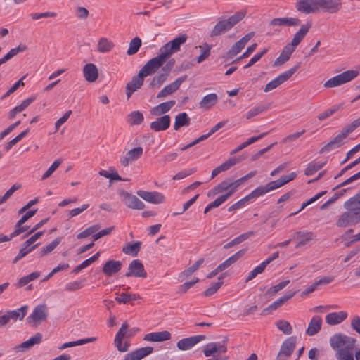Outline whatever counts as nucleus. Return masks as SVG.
I'll use <instances>...</instances> for the list:
<instances>
[{"label":"nucleus","instance_id":"f257e3e1","mask_svg":"<svg viewBox=\"0 0 360 360\" xmlns=\"http://www.w3.org/2000/svg\"><path fill=\"white\" fill-rule=\"evenodd\" d=\"M331 348L335 351L337 360H354V349L356 339L342 333H335L329 340Z\"/></svg>","mask_w":360,"mask_h":360},{"label":"nucleus","instance_id":"f03ea898","mask_svg":"<svg viewBox=\"0 0 360 360\" xmlns=\"http://www.w3.org/2000/svg\"><path fill=\"white\" fill-rule=\"evenodd\" d=\"M345 212H342L336 220V226L346 228L360 223V190L353 197L344 202Z\"/></svg>","mask_w":360,"mask_h":360},{"label":"nucleus","instance_id":"7ed1b4c3","mask_svg":"<svg viewBox=\"0 0 360 360\" xmlns=\"http://www.w3.org/2000/svg\"><path fill=\"white\" fill-rule=\"evenodd\" d=\"M245 13V11H240L226 20L218 21L212 30L210 36L211 37H214L226 33L231 30L234 25L244 18Z\"/></svg>","mask_w":360,"mask_h":360},{"label":"nucleus","instance_id":"20e7f679","mask_svg":"<svg viewBox=\"0 0 360 360\" xmlns=\"http://www.w3.org/2000/svg\"><path fill=\"white\" fill-rule=\"evenodd\" d=\"M360 74V71L354 70H349L339 74L328 80H327L324 84L323 86L326 89L334 88L337 86H340L342 84H345L355 77H356Z\"/></svg>","mask_w":360,"mask_h":360},{"label":"nucleus","instance_id":"39448f33","mask_svg":"<svg viewBox=\"0 0 360 360\" xmlns=\"http://www.w3.org/2000/svg\"><path fill=\"white\" fill-rule=\"evenodd\" d=\"M188 36L186 34H181L162 46L160 52L168 60L174 53L180 50L181 46L186 42Z\"/></svg>","mask_w":360,"mask_h":360},{"label":"nucleus","instance_id":"423d86ee","mask_svg":"<svg viewBox=\"0 0 360 360\" xmlns=\"http://www.w3.org/2000/svg\"><path fill=\"white\" fill-rule=\"evenodd\" d=\"M300 68V63H298L297 65H294L292 68L289 69L288 70L285 71L284 72L280 74L278 77L274 78L273 80L269 82L264 87V92H269L282 84L288 80L292 75Z\"/></svg>","mask_w":360,"mask_h":360},{"label":"nucleus","instance_id":"0eeeda50","mask_svg":"<svg viewBox=\"0 0 360 360\" xmlns=\"http://www.w3.org/2000/svg\"><path fill=\"white\" fill-rule=\"evenodd\" d=\"M167 60L164 55L160 52V54L149 60L139 70V72L144 77L149 76L158 71Z\"/></svg>","mask_w":360,"mask_h":360},{"label":"nucleus","instance_id":"6e6552de","mask_svg":"<svg viewBox=\"0 0 360 360\" xmlns=\"http://www.w3.org/2000/svg\"><path fill=\"white\" fill-rule=\"evenodd\" d=\"M128 328V323L127 322L123 323L121 328L115 335L114 345L117 350L120 352H126L129 349L130 347L129 340L125 339V337L127 335Z\"/></svg>","mask_w":360,"mask_h":360},{"label":"nucleus","instance_id":"1a4fd4ad","mask_svg":"<svg viewBox=\"0 0 360 360\" xmlns=\"http://www.w3.org/2000/svg\"><path fill=\"white\" fill-rule=\"evenodd\" d=\"M254 36L255 32H251L242 37L239 41H236L224 54L223 56L224 59L226 61L232 59L233 57L238 55L245 48V45L251 40Z\"/></svg>","mask_w":360,"mask_h":360},{"label":"nucleus","instance_id":"9d476101","mask_svg":"<svg viewBox=\"0 0 360 360\" xmlns=\"http://www.w3.org/2000/svg\"><path fill=\"white\" fill-rule=\"evenodd\" d=\"M48 316V307L42 304L37 306L32 313L27 318V321L32 326H38L45 321Z\"/></svg>","mask_w":360,"mask_h":360},{"label":"nucleus","instance_id":"9b49d317","mask_svg":"<svg viewBox=\"0 0 360 360\" xmlns=\"http://www.w3.org/2000/svg\"><path fill=\"white\" fill-rule=\"evenodd\" d=\"M296 345V338L291 336L282 344L276 360H287L292 354Z\"/></svg>","mask_w":360,"mask_h":360},{"label":"nucleus","instance_id":"f8f14e48","mask_svg":"<svg viewBox=\"0 0 360 360\" xmlns=\"http://www.w3.org/2000/svg\"><path fill=\"white\" fill-rule=\"evenodd\" d=\"M143 149L142 147L134 148L120 158V162L122 167H127L138 160L143 155Z\"/></svg>","mask_w":360,"mask_h":360},{"label":"nucleus","instance_id":"ddd939ff","mask_svg":"<svg viewBox=\"0 0 360 360\" xmlns=\"http://www.w3.org/2000/svg\"><path fill=\"white\" fill-rule=\"evenodd\" d=\"M120 195L124 204L130 209L143 210L145 207V204L141 200L127 191H121Z\"/></svg>","mask_w":360,"mask_h":360},{"label":"nucleus","instance_id":"4468645a","mask_svg":"<svg viewBox=\"0 0 360 360\" xmlns=\"http://www.w3.org/2000/svg\"><path fill=\"white\" fill-rule=\"evenodd\" d=\"M295 6L302 13H316L318 12V0H297Z\"/></svg>","mask_w":360,"mask_h":360},{"label":"nucleus","instance_id":"2eb2a0df","mask_svg":"<svg viewBox=\"0 0 360 360\" xmlns=\"http://www.w3.org/2000/svg\"><path fill=\"white\" fill-rule=\"evenodd\" d=\"M300 24V20L299 18L283 17L273 18L269 21V26L276 28L275 30L278 31V30L276 27H297Z\"/></svg>","mask_w":360,"mask_h":360},{"label":"nucleus","instance_id":"dca6fc26","mask_svg":"<svg viewBox=\"0 0 360 360\" xmlns=\"http://www.w3.org/2000/svg\"><path fill=\"white\" fill-rule=\"evenodd\" d=\"M125 276L146 278L147 273L143 263L139 259H134L129 264L128 271L125 274Z\"/></svg>","mask_w":360,"mask_h":360},{"label":"nucleus","instance_id":"f3484780","mask_svg":"<svg viewBox=\"0 0 360 360\" xmlns=\"http://www.w3.org/2000/svg\"><path fill=\"white\" fill-rule=\"evenodd\" d=\"M187 79V75H184L177 78L175 81L165 86L157 95L158 98H165L177 91L183 82Z\"/></svg>","mask_w":360,"mask_h":360},{"label":"nucleus","instance_id":"a211bd4d","mask_svg":"<svg viewBox=\"0 0 360 360\" xmlns=\"http://www.w3.org/2000/svg\"><path fill=\"white\" fill-rule=\"evenodd\" d=\"M342 7L340 0H318V12L322 10L330 13H336Z\"/></svg>","mask_w":360,"mask_h":360},{"label":"nucleus","instance_id":"6ab92c4d","mask_svg":"<svg viewBox=\"0 0 360 360\" xmlns=\"http://www.w3.org/2000/svg\"><path fill=\"white\" fill-rule=\"evenodd\" d=\"M226 346L220 342H210L202 348V352L206 357L216 356L215 354H218L219 356V354L226 353Z\"/></svg>","mask_w":360,"mask_h":360},{"label":"nucleus","instance_id":"aec40b11","mask_svg":"<svg viewBox=\"0 0 360 360\" xmlns=\"http://www.w3.org/2000/svg\"><path fill=\"white\" fill-rule=\"evenodd\" d=\"M206 339L205 335H198L189 338H186L180 340L176 346L180 350H188L194 347L198 342L203 341Z\"/></svg>","mask_w":360,"mask_h":360},{"label":"nucleus","instance_id":"412c9836","mask_svg":"<svg viewBox=\"0 0 360 360\" xmlns=\"http://www.w3.org/2000/svg\"><path fill=\"white\" fill-rule=\"evenodd\" d=\"M137 195L146 200V202L153 203V204H160L164 202L165 197L164 195L156 191L149 192L143 190H139L137 191Z\"/></svg>","mask_w":360,"mask_h":360},{"label":"nucleus","instance_id":"4be33fe9","mask_svg":"<svg viewBox=\"0 0 360 360\" xmlns=\"http://www.w3.org/2000/svg\"><path fill=\"white\" fill-rule=\"evenodd\" d=\"M311 27V24L310 22H307L304 25H302L300 27V30L294 34L291 42L288 45L292 48L294 50H295L296 47L304 39Z\"/></svg>","mask_w":360,"mask_h":360},{"label":"nucleus","instance_id":"5701e85b","mask_svg":"<svg viewBox=\"0 0 360 360\" xmlns=\"http://www.w3.org/2000/svg\"><path fill=\"white\" fill-rule=\"evenodd\" d=\"M348 135L345 133L344 130L342 131L340 134L337 135L333 140L328 142L325 146H323L320 152L327 153L330 150L338 148L344 144V140L347 138Z\"/></svg>","mask_w":360,"mask_h":360},{"label":"nucleus","instance_id":"b1692460","mask_svg":"<svg viewBox=\"0 0 360 360\" xmlns=\"http://www.w3.org/2000/svg\"><path fill=\"white\" fill-rule=\"evenodd\" d=\"M144 77L139 72L138 75L134 77L126 86V94L129 99L131 94L141 88L143 84Z\"/></svg>","mask_w":360,"mask_h":360},{"label":"nucleus","instance_id":"393cba45","mask_svg":"<svg viewBox=\"0 0 360 360\" xmlns=\"http://www.w3.org/2000/svg\"><path fill=\"white\" fill-rule=\"evenodd\" d=\"M171 119L169 115H165L150 124V129L154 131H165L170 126Z\"/></svg>","mask_w":360,"mask_h":360},{"label":"nucleus","instance_id":"a878e982","mask_svg":"<svg viewBox=\"0 0 360 360\" xmlns=\"http://www.w3.org/2000/svg\"><path fill=\"white\" fill-rule=\"evenodd\" d=\"M296 292H292L290 293H288L287 295H285L284 296L278 298L275 302H274L272 304H271L269 307L264 309L262 311V315H267L272 312L273 311L277 309L280 307H281L283 304H284L285 302H287L290 299H291L295 295Z\"/></svg>","mask_w":360,"mask_h":360},{"label":"nucleus","instance_id":"bb28decb","mask_svg":"<svg viewBox=\"0 0 360 360\" xmlns=\"http://www.w3.org/2000/svg\"><path fill=\"white\" fill-rule=\"evenodd\" d=\"M42 341V335L40 333H36L29 340L23 342L15 347L16 351L25 352Z\"/></svg>","mask_w":360,"mask_h":360},{"label":"nucleus","instance_id":"cd10ccee","mask_svg":"<svg viewBox=\"0 0 360 360\" xmlns=\"http://www.w3.org/2000/svg\"><path fill=\"white\" fill-rule=\"evenodd\" d=\"M83 76L89 82H94L98 77V70L94 63H87L83 67Z\"/></svg>","mask_w":360,"mask_h":360},{"label":"nucleus","instance_id":"c85d7f7f","mask_svg":"<svg viewBox=\"0 0 360 360\" xmlns=\"http://www.w3.org/2000/svg\"><path fill=\"white\" fill-rule=\"evenodd\" d=\"M122 266V262L110 259L105 262L103 266L102 271L105 276H111L119 272L121 270Z\"/></svg>","mask_w":360,"mask_h":360},{"label":"nucleus","instance_id":"c756f323","mask_svg":"<svg viewBox=\"0 0 360 360\" xmlns=\"http://www.w3.org/2000/svg\"><path fill=\"white\" fill-rule=\"evenodd\" d=\"M153 351L152 347L139 348L125 355L124 360H141L150 354Z\"/></svg>","mask_w":360,"mask_h":360},{"label":"nucleus","instance_id":"7c9ffc66","mask_svg":"<svg viewBox=\"0 0 360 360\" xmlns=\"http://www.w3.org/2000/svg\"><path fill=\"white\" fill-rule=\"evenodd\" d=\"M323 320L319 316H314L310 320L308 327L306 330V334L309 336H314L321 329Z\"/></svg>","mask_w":360,"mask_h":360},{"label":"nucleus","instance_id":"2f4dec72","mask_svg":"<svg viewBox=\"0 0 360 360\" xmlns=\"http://www.w3.org/2000/svg\"><path fill=\"white\" fill-rule=\"evenodd\" d=\"M170 338V333L167 330H163L148 333L145 335L143 340L148 342H162L169 340Z\"/></svg>","mask_w":360,"mask_h":360},{"label":"nucleus","instance_id":"473e14b6","mask_svg":"<svg viewBox=\"0 0 360 360\" xmlns=\"http://www.w3.org/2000/svg\"><path fill=\"white\" fill-rule=\"evenodd\" d=\"M347 317V313L344 311L331 312L326 315V322L330 326L338 325L342 323Z\"/></svg>","mask_w":360,"mask_h":360},{"label":"nucleus","instance_id":"72a5a7b5","mask_svg":"<svg viewBox=\"0 0 360 360\" xmlns=\"http://www.w3.org/2000/svg\"><path fill=\"white\" fill-rule=\"evenodd\" d=\"M271 191H274V188L272 187L271 182H269L265 186H258L257 188L253 190L250 194H248L245 197L248 201H250V200L260 197Z\"/></svg>","mask_w":360,"mask_h":360},{"label":"nucleus","instance_id":"f704fd0d","mask_svg":"<svg viewBox=\"0 0 360 360\" xmlns=\"http://www.w3.org/2000/svg\"><path fill=\"white\" fill-rule=\"evenodd\" d=\"M247 252L246 248H243L230 257H229L227 259H226L223 263L219 265V267L222 271L226 269L233 264H235L240 258H241Z\"/></svg>","mask_w":360,"mask_h":360},{"label":"nucleus","instance_id":"c9c22d12","mask_svg":"<svg viewBox=\"0 0 360 360\" xmlns=\"http://www.w3.org/2000/svg\"><path fill=\"white\" fill-rule=\"evenodd\" d=\"M314 238V234L309 231H297L292 236L293 239H299L300 241L296 244L295 248H300L306 245Z\"/></svg>","mask_w":360,"mask_h":360},{"label":"nucleus","instance_id":"e433bc0d","mask_svg":"<svg viewBox=\"0 0 360 360\" xmlns=\"http://www.w3.org/2000/svg\"><path fill=\"white\" fill-rule=\"evenodd\" d=\"M175 104H176V101L174 100L162 103L159 104L158 105L154 107L151 110V113L156 116L162 115L169 112Z\"/></svg>","mask_w":360,"mask_h":360},{"label":"nucleus","instance_id":"4c0bfd02","mask_svg":"<svg viewBox=\"0 0 360 360\" xmlns=\"http://www.w3.org/2000/svg\"><path fill=\"white\" fill-rule=\"evenodd\" d=\"M218 101V96L214 94H210L202 98L201 101L199 103L200 108L208 110L214 106Z\"/></svg>","mask_w":360,"mask_h":360},{"label":"nucleus","instance_id":"58836bf2","mask_svg":"<svg viewBox=\"0 0 360 360\" xmlns=\"http://www.w3.org/2000/svg\"><path fill=\"white\" fill-rule=\"evenodd\" d=\"M294 49L288 44L283 48L281 55L274 62V66H279L284 64L288 61L292 53L294 52Z\"/></svg>","mask_w":360,"mask_h":360},{"label":"nucleus","instance_id":"ea45409f","mask_svg":"<svg viewBox=\"0 0 360 360\" xmlns=\"http://www.w3.org/2000/svg\"><path fill=\"white\" fill-rule=\"evenodd\" d=\"M35 100L34 96H31L24 100L20 105L13 108L8 114V118L13 119L17 113L21 112Z\"/></svg>","mask_w":360,"mask_h":360},{"label":"nucleus","instance_id":"a19ab883","mask_svg":"<svg viewBox=\"0 0 360 360\" xmlns=\"http://www.w3.org/2000/svg\"><path fill=\"white\" fill-rule=\"evenodd\" d=\"M115 47V44L106 37L101 38L97 44V50L100 53H108Z\"/></svg>","mask_w":360,"mask_h":360},{"label":"nucleus","instance_id":"79ce46f5","mask_svg":"<svg viewBox=\"0 0 360 360\" xmlns=\"http://www.w3.org/2000/svg\"><path fill=\"white\" fill-rule=\"evenodd\" d=\"M229 190H230L229 181L224 180L209 191L207 193V197L212 198L219 193Z\"/></svg>","mask_w":360,"mask_h":360},{"label":"nucleus","instance_id":"37998d69","mask_svg":"<svg viewBox=\"0 0 360 360\" xmlns=\"http://www.w3.org/2000/svg\"><path fill=\"white\" fill-rule=\"evenodd\" d=\"M190 122L191 119L186 112L179 113L175 117L174 129L178 130L181 127L188 126Z\"/></svg>","mask_w":360,"mask_h":360},{"label":"nucleus","instance_id":"c03bdc74","mask_svg":"<svg viewBox=\"0 0 360 360\" xmlns=\"http://www.w3.org/2000/svg\"><path fill=\"white\" fill-rule=\"evenodd\" d=\"M296 176V173L292 172L288 175L282 176L280 179L276 181H271V184L274 190H275L292 181Z\"/></svg>","mask_w":360,"mask_h":360},{"label":"nucleus","instance_id":"a18cd8bd","mask_svg":"<svg viewBox=\"0 0 360 360\" xmlns=\"http://www.w3.org/2000/svg\"><path fill=\"white\" fill-rule=\"evenodd\" d=\"M141 245V243L140 241H136L134 243H127L122 247V252L127 255L136 257L140 251Z\"/></svg>","mask_w":360,"mask_h":360},{"label":"nucleus","instance_id":"49530a36","mask_svg":"<svg viewBox=\"0 0 360 360\" xmlns=\"http://www.w3.org/2000/svg\"><path fill=\"white\" fill-rule=\"evenodd\" d=\"M204 263V259L200 258L196 262L191 266L190 267L185 269L184 271H182L179 276V277L184 280L185 278L191 276L193 273H195L199 268Z\"/></svg>","mask_w":360,"mask_h":360},{"label":"nucleus","instance_id":"de8ad7c7","mask_svg":"<svg viewBox=\"0 0 360 360\" xmlns=\"http://www.w3.org/2000/svg\"><path fill=\"white\" fill-rule=\"evenodd\" d=\"M271 107V103L259 105L250 109L245 115L247 120H250L252 117L258 115L259 114L267 110Z\"/></svg>","mask_w":360,"mask_h":360},{"label":"nucleus","instance_id":"09e8293b","mask_svg":"<svg viewBox=\"0 0 360 360\" xmlns=\"http://www.w3.org/2000/svg\"><path fill=\"white\" fill-rule=\"evenodd\" d=\"M255 233L254 231H248L247 233H243L240 235L239 236L235 238L231 241L229 242L226 245H224V249H229L236 245L240 244L245 241V240L248 239L250 237L254 236Z\"/></svg>","mask_w":360,"mask_h":360},{"label":"nucleus","instance_id":"8fccbe9b","mask_svg":"<svg viewBox=\"0 0 360 360\" xmlns=\"http://www.w3.org/2000/svg\"><path fill=\"white\" fill-rule=\"evenodd\" d=\"M141 44H142L141 39L138 37H134L129 42V48L127 51V54L128 56H133V55L136 54L139 51V49L141 48Z\"/></svg>","mask_w":360,"mask_h":360},{"label":"nucleus","instance_id":"3c124183","mask_svg":"<svg viewBox=\"0 0 360 360\" xmlns=\"http://www.w3.org/2000/svg\"><path fill=\"white\" fill-rule=\"evenodd\" d=\"M27 306H23L19 309L13 311H7L9 317V320L12 319L14 321L22 320L26 315Z\"/></svg>","mask_w":360,"mask_h":360},{"label":"nucleus","instance_id":"603ef678","mask_svg":"<svg viewBox=\"0 0 360 360\" xmlns=\"http://www.w3.org/2000/svg\"><path fill=\"white\" fill-rule=\"evenodd\" d=\"M167 79V74H162V72L153 77L151 82L149 84L150 89H158L160 88Z\"/></svg>","mask_w":360,"mask_h":360},{"label":"nucleus","instance_id":"864d4df0","mask_svg":"<svg viewBox=\"0 0 360 360\" xmlns=\"http://www.w3.org/2000/svg\"><path fill=\"white\" fill-rule=\"evenodd\" d=\"M60 240V238H56L51 243L42 248L39 252V257H42L51 253L59 245Z\"/></svg>","mask_w":360,"mask_h":360},{"label":"nucleus","instance_id":"5fc2aeb1","mask_svg":"<svg viewBox=\"0 0 360 360\" xmlns=\"http://www.w3.org/2000/svg\"><path fill=\"white\" fill-rule=\"evenodd\" d=\"M139 295L131 293H122L119 297H115V300L119 303L127 304L132 300L140 299Z\"/></svg>","mask_w":360,"mask_h":360},{"label":"nucleus","instance_id":"6e6d98bb","mask_svg":"<svg viewBox=\"0 0 360 360\" xmlns=\"http://www.w3.org/2000/svg\"><path fill=\"white\" fill-rule=\"evenodd\" d=\"M143 120V115L139 111H134L128 115V122L131 125L140 124Z\"/></svg>","mask_w":360,"mask_h":360},{"label":"nucleus","instance_id":"4d7b16f0","mask_svg":"<svg viewBox=\"0 0 360 360\" xmlns=\"http://www.w3.org/2000/svg\"><path fill=\"white\" fill-rule=\"evenodd\" d=\"M38 245H34L31 247L27 246L25 243H23V245L22 248L20 250L18 255L15 257V258L13 259V263L15 264L21 259L22 257L26 256L28 253L32 252L33 250H34Z\"/></svg>","mask_w":360,"mask_h":360},{"label":"nucleus","instance_id":"13d9d810","mask_svg":"<svg viewBox=\"0 0 360 360\" xmlns=\"http://www.w3.org/2000/svg\"><path fill=\"white\" fill-rule=\"evenodd\" d=\"M324 165L325 162H310L305 169L304 174L307 176H311L314 174H315L318 170L321 169Z\"/></svg>","mask_w":360,"mask_h":360},{"label":"nucleus","instance_id":"bf43d9fd","mask_svg":"<svg viewBox=\"0 0 360 360\" xmlns=\"http://www.w3.org/2000/svg\"><path fill=\"white\" fill-rule=\"evenodd\" d=\"M276 326L279 330L285 335H290L292 333V328L290 323L285 320H280L276 322Z\"/></svg>","mask_w":360,"mask_h":360},{"label":"nucleus","instance_id":"052dcab7","mask_svg":"<svg viewBox=\"0 0 360 360\" xmlns=\"http://www.w3.org/2000/svg\"><path fill=\"white\" fill-rule=\"evenodd\" d=\"M325 193H326V191H322V192H320L319 193H317L316 195H315L313 198L309 199L307 201L304 202V203H302L300 209L295 212H293V213H291L289 217H291V216H293L296 214H297L298 212H301L302 210H304L307 206L309 205L310 204L313 203L314 202H315L316 200H317L318 199H319L321 196H323Z\"/></svg>","mask_w":360,"mask_h":360},{"label":"nucleus","instance_id":"680f3d73","mask_svg":"<svg viewBox=\"0 0 360 360\" xmlns=\"http://www.w3.org/2000/svg\"><path fill=\"white\" fill-rule=\"evenodd\" d=\"M325 193H326V191H322V192H320L319 193H317L316 195H315L313 198L309 199L307 201L304 202V203H302L300 209L295 212H293V213H291L289 217H291V216H293L296 214H297L298 212H301L302 210H304L307 206L309 205L310 204L313 203L314 202H315L316 200H317L318 199H319L321 196H323Z\"/></svg>","mask_w":360,"mask_h":360},{"label":"nucleus","instance_id":"e2e57ef3","mask_svg":"<svg viewBox=\"0 0 360 360\" xmlns=\"http://www.w3.org/2000/svg\"><path fill=\"white\" fill-rule=\"evenodd\" d=\"M240 160L237 158H231L219 166L221 172L229 170L231 167L240 162Z\"/></svg>","mask_w":360,"mask_h":360},{"label":"nucleus","instance_id":"0e129e2a","mask_svg":"<svg viewBox=\"0 0 360 360\" xmlns=\"http://www.w3.org/2000/svg\"><path fill=\"white\" fill-rule=\"evenodd\" d=\"M342 104L334 105L333 108L328 109L327 110L320 113L317 117L319 120L322 121L328 117L329 116L333 115L335 112H337L342 108Z\"/></svg>","mask_w":360,"mask_h":360},{"label":"nucleus","instance_id":"69168bd1","mask_svg":"<svg viewBox=\"0 0 360 360\" xmlns=\"http://www.w3.org/2000/svg\"><path fill=\"white\" fill-rule=\"evenodd\" d=\"M289 283H290L289 280L283 281L281 282L280 283L270 288L267 290V294L270 295H274L276 294L278 291H280L283 288H284L285 286H287Z\"/></svg>","mask_w":360,"mask_h":360},{"label":"nucleus","instance_id":"338daca9","mask_svg":"<svg viewBox=\"0 0 360 360\" xmlns=\"http://www.w3.org/2000/svg\"><path fill=\"white\" fill-rule=\"evenodd\" d=\"M62 161L60 160H56L53 162V163L51 165V167L47 169V171L42 175L41 179L44 180L49 178L54 171L60 166Z\"/></svg>","mask_w":360,"mask_h":360},{"label":"nucleus","instance_id":"774afa93","mask_svg":"<svg viewBox=\"0 0 360 360\" xmlns=\"http://www.w3.org/2000/svg\"><path fill=\"white\" fill-rule=\"evenodd\" d=\"M360 126V117L356 120L352 122L346 126L343 130L345 133L349 135L350 133L353 132L358 127Z\"/></svg>","mask_w":360,"mask_h":360}]
</instances>
